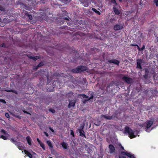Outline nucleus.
I'll return each instance as SVG.
<instances>
[{"label":"nucleus","mask_w":158,"mask_h":158,"mask_svg":"<svg viewBox=\"0 0 158 158\" xmlns=\"http://www.w3.org/2000/svg\"><path fill=\"white\" fill-rule=\"evenodd\" d=\"M146 125V128L147 129L149 128L153 124V120H148L145 123Z\"/></svg>","instance_id":"9"},{"label":"nucleus","mask_w":158,"mask_h":158,"mask_svg":"<svg viewBox=\"0 0 158 158\" xmlns=\"http://www.w3.org/2000/svg\"><path fill=\"white\" fill-rule=\"evenodd\" d=\"M153 3L155 4L156 7H158V0H153Z\"/></svg>","instance_id":"34"},{"label":"nucleus","mask_w":158,"mask_h":158,"mask_svg":"<svg viewBox=\"0 0 158 158\" xmlns=\"http://www.w3.org/2000/svg\"><path fill=\"white\" fill-rule=\"evenodd\" d=\"M39 67H37V66H36V67H35V69H37Z\"/></svg>","instance_id":"59"},{"label":"nucleus","mask_w":158,"mask_h":158,"mask_svg":"<svg viewBox=\"0 0 158 158\" xmlns=\"http://www.w3.org/2000/svg\"><path fill=\"white\" fill-rule=\"evenodd\" d=\"M23 11L24 10H23ZM24 13V15L23 14L21 15V17L23 18H26V19H29V20H31L32 19V15L30 13H28V12L26 11V10H24V12H23Z\"/></svg>","instance_id":"5"},{"label":"nucleus","mask_w":158,"mask_h":158,"mask_svg":"<svg viewBox=\"0 0 158 158\" xmlns=\"http://www.w3.org/2000/svg\"><path fill=\"white\" fill-rule=\"evenodd\" d=\"M48 76L47 77V83H49V82H48Z\"/></svg>","instance_id":"55"},{"label":"nucleus","mask_w":158,"mask_h":158,"mask_svg":"<svg viewBox=\"0 0 158 158\" xmlns=\"http://www.w3.org/2000/svg\"><path fill=\"white\" fill-rule=\"evenodd\" d=\"M47 143L48 144V146L50 149H51V148H53V146L52 145V144L51 142L49 140H48L47 141Z\"/></svg>","instance_id":"25"},{"label":"nucleus","mask_w":158,"mask_h":158,"mask_svg":"<svg viewBox=\"0 0 158 158\" xmlns=\"http://www.w3.org/2000/svg\"><path fill=\"white\" fill-rule=\"evenodd\" d=\"M92 10H96L94 8H92Z\"/></svg>","instance_id":"57"},{"label":"nucleus","mask_w":158,"mask_h":158,"mask_svg":"<svg viewBox=\"0 0 158 158\" xmlns=\"http://www.w3.org/2000/svg\"><path fill=\"white\" fill-rule=\"evenodd\" d=\"M94 97V94L92 92L91 93L90 95V97L89 98H88L87 99H84L82 101L83 103L85 104L87 101H89L91 99H93Z\"/></svg>","instance_id":"17"},{"label":"nucleus","mask_w":158,"mask_h":158,"mask_svg":"<svg viewBox=\"0 0 158 158\" xmlns=\"http://www.w3.org/2000/svg\"><path fill=\"white\" fill-rule=\"evenodd\" d=\"M142 60L141 59H138L137 60V66L136 68L140 69H142V67L141 66L142 64Z\"/></svg>","instance_id":"12"},{"label":"nucleus","mask_w":158,"mask_h":158,"mask_svg":"<svg viewBox=\"0 0 158 158\" xmlns=\"http://www.w3.org/2000/svg\"><path fill=\"white\" fill-rule=\"evenodd\" d=\"M49 111L53 113H54L55 112V110L53 109L50 108L49 109Z\"/></svg>","instance_id":"36"},{"label":"nucleus","mask_w":158,"mask_h":158,"mask_svg":"<svg viewBox=\"0 0 158 158\" xmlns=\"http://www.w3.org/2000/svg\"><path fill=\"white\" fill-rule=\"evenodd\" d=\"M116 21V18H112L110 20V22L112 23H114Z\"/></svg>","instance_id":"30"},{"label":"nucleus","mask_w":158,"mask_h":158,"mask_svg":"<svg viewBox=\"0 0 158 158\" xmlns=\"http://www.w3.org/2000/svg\"><path fill=\"white\" fill-rule=\"evenodd\" d=\"M44 65V63L42 62H40L37 66V67H39L43 66Z\"/></svg>","instance_id":"38"},{"label":"nucleus","mask_w":158,"mask_h":158,"mask_svg":"<svg viewBox=\"0 0 158 158\" xmlns=\"http://www.w3.org/2000/svg\"><path fill=\"white\" fill-rule=\"evenodd\" d=\"M44 135H45L46 136H47V137H48V134L46 132H44Z\"/></svg>","instance_id":"47"},{"label":"nucleus","mask_w":158,"mask_h":158,"mask_svg":"<svg viewBox=\"0 0 158 158\" xmlns=\"http://www.w3.org/2000/svg\"><path fill=\"white\" fill-rule=\"evenodd\" d=\"M78 96H82L83 98H89V97L86 95L84 94H79Z\"/></svg>","instance_id":"31"},{"label":"nucleus","mask_w":158,"mask_h":158,"mask_svg":"<svg viewBox=\"0 0 158 158\" xmlns=\"http://www.w3.org/2000/svg\"><path fill=\"white\" fill-rule=\"evenodd\" d=\"M84 128V126H81L78 129L79 132L80 133V135L82 137L86 138L85 135V132L83 130Z\"/></svg>","instance_id":"8"},{"label":"nucleus","mask_w":158,"mask_h":158,"mask_svg":"<svg viewBox=\"0 0 158 158\" xmlns=\"http://www.w3.org/2000/svg\"><path fill=\"white\" fill-rule=\"evenodd\" d=\"M120 2H121L122 1V0H119Z\"/></svg>","instance_id":"61"},{"label":"nucleus","mask_w":158,"mask_h":158,"mask_svg":"<svg viewBox=\"0 0 158 158\" xmlns=\"http://www.w3.org/2000/svg\"><path fill=\"white\" fill-rule=\"evenodd\" d=\"M113 9H114V10H117V9H116V8L115 7H113Z\"/></svg>","instance_id":"56"},{"label":"nucleus","mask_w":158,"mask_h":158,"mask_svg":"<svg viewBox=\"0 0 158 158\" xmlns=\"http://www.w3.org/2000/svg\"><path fill=\"white\" fill-rule=\"evenodd\" d=\"M26 139L29 145H31V139L29 136H27L26 138Z\"/></svg>","instance_id":"22"},{"label":"nucleus","mask_w":158,"mask_h":158,"mask_svg":"<svg viewBox=\"0 0 158 158\" xmlns=\"http://www.w3.org/2000/svg\"><path fill=\"white\" fill-rule=\"evenodd\" d=\"M123 28L122 25L116 24L114 27V29L115 31H118L123 29Z\"/></svg>","instance_id":"11"},{"label":"nucleus","mask_w":158,"mask_h":158,"mask_svg":"<svg viewBox=\"0 0 158 158\" xmlns=\"http://www.w3.org/2000/svg\"><path fill=\"white\" fill-rule=\"evenodd\" d=\"M1 23H0V26L1 27H3L5 25V24L4 23H3L2 22H1Z\"/></svg>","instance_id":"46"},{"label":"nucleus","mask_w":158,"mask_h":158,"mask_svg":"<svg viewBox=\"0 0 158 158\" xmlns=\"http://www.w3.org/2000/svg\"><path fill=\"white\" fill-rule=\"evenodd\" d=\"M27 56L29 58L31 59H32V57H33V56H31L28 55H27Z\"/></svg>","instance_id":"51"},{"label":"nucleus","mask_w":158,"mask_h":158,"mask_svg":"<svg viewBox=\"0 0 158 158\" xmlns=\"http://www.w3.org/2000/svg\"><path fill=\"white\" fill-rule=\"evenodd\" d=\"M122 79L125 81L128 84H131L133 82V80L130 77L124 76L122 78Z\"/></svg>","instance_id":"7"},{"label":"nucleus","mask_w":158,"mask_h":158,"mask_svg":"<svg viewBox=\"0 0 158 158\" xmlns=\"http://www.w3.org/2000/svg\"><path fill=\"white\" fill-rule=\"evenodd\" d=\"M114 82L113 81H112L109 84H108L106 87V89L108 90V89L110 88V87H111L114 85Z\"/></svg>","instance_id":"26"},{"label":"nucleus","mask_w":158,"mask_h":158,"mask_svg":"<svg viewBox=\"0 0 158 158\" xmlns=\"http://www.w3.org/2000/svg\"><path fill=\"white\" fill-rule=\"evenodd\" d=\"M114 115L113 114L112 116H106L104 115H101V117H103L104 118L108 119L111 120L113 118V117Z\"/></svg>","instance_id":"19"},{"label":"nucleus","mask_w":158,"mask_h":158,"mask_svg":"<svg viewBox=\"0 0 158 158\" xmlns=\"http://www.w3.org/2000/svg\"><path fill=\"white\" fill-rule=\"evenodd\" d=\"M36 140L38 142L39 144H40V143H41V141H40V140L39 139V138H37Z\"/></svg>","instance_id":"48"},{"label":"nucleus","mask_w":158,"mask_h":158,"mask_svg":"<svg viewBox=\"0 0 158 158\" xmlns=\"http://www.w3.org/2000/svg\"><path fill=\"white\" fill-rule=\"evenodd\" d=\"M143 77L145 79H147L148 77V74H145V75H143Z\"/></svg>","instance_id":"49"},{"label":"nucleus","mask_w":158,"mask_h":158,"mask_svg":"<svg viewBox=\"0 0 158 158\" xmlns=\"http://www.w3.org/2000/svg\"><path fill=\"white\" fill-rule=\"evenodd\" d=\"M23 112L25 114H30V113L29 112H27L26 111L23 110Z\"/></svg>","instance_id":"53"},{"label":"nucleus","mask_w":158,"mask_h":158,"mask_svg":"<svg viewBox=\"0 0 158 158\" xmlns=\"http://www.w3.org/2000/svg\"><path fill=\"white\" fill-rule=\"evenodd\" d=\"M120 148L121 150H124V147H123L121 145H120Z\"/></svg>","instance_id":"50"},{"label":"nucleus","mask_w":158,"mask_h":158,"mask_svg":"<svg viewBox=\"0 0 158 158\" xmlns=\"http://www.w3.org/2000/svg\"><path fill=\"white\" fill-rule=\"evenodd\" d=\"M130 46H136L138 50L139 51L143 50L145 49V45H144L141 48H140L139 46L137 44H131L130 45Z\"/></svg>","instance_id":"13"},{"label":"nucleus","mask_w":158,"mask_h":158,"mask_svg":"<svg viewBox=\"0 0 158 158\" xmlns=\"http://www.w3.org/2000/svg\"><path fill=\"white\" fill-rule=\"evenodd\" d=\"M0 102H2L4 104L6 103V102L5 100L2 99L0 98Z\"/></svg>","instance_id":"43"},{"label":"nucleus","mask_w":158,"mask_h":158,"mask_svg":"<svg viewBox=\"0 0 158 158\" xmlns=\"http://www.w3.org/2000/svg\"><path fill=\"white\" fill-rule=\"evenodd\" d=\"M70 135H72L73 137H74L75 136L73 131L72 130H70Z\"/></svg>","instance_id":"39"},{"label":"nucleus","mask_w":158,"mask_h":158,"mask_svg":"<svg viewBox=\"0 0 158 158\" xmlns=\"http://www.w3.org/2000/svg\"><path fill=\"white\" fill-rule=\"evenodd\" d=\"M49 129L52 132H54V130H53V129L51 127H50L49 128Z\"/></svg>","instance_id":"52"},{"label":"nucleus","mask_w":158,"mask_h":158,"mask_svg":"<svg viewBox=\"0 0 158 158\" xmlns=\"http://www.w3.org/2000/svg\"><path fill=\"white\" fill-rule=\"evenodd\" d=\"M68 75H69V77H70V78H72V77H72V76H71V75H69V74H68ZM67 76H68V75H66V77H67Z\"/></svg>","instance_id":"54"},{"label":"nucleus","mask_w":158,"mask_h":158,"mask_svg":"<svg viewBox=\"0 0 158 158\" xmlns=\"http://www.w3.org/2000/svg\"><path fill=\"white\" fill-rule=\"evenodd\" d=\"M5 116H6V117L7 118H10V116L9 114L7 113H6L5 114Z\"/></svg>","instance_id":"44"},{"label":"nucleus","mask_w":158,"mask_h":158,"mask_svg":"<svg viewBox=\"0 0 158 158\" xmlns=\"http://www.w3.org/2000/svg\"><path fill=\"white\" fill-rule=\"evenodd\" d=\"M93 11L98 15H100L101 14L100 12L99 11H98V10H93Z\"/></svg>","instance_id":"45"},{"label":"nucleus","mask_w":158,"mask_h":158,"mask_svg":"<svg viewBox=\"0 0 158 158\" xmlns=\"http://www.w3.org/2000/svg\"><path fill=\"white\" fill-rule=\"evenodd\" d=\"M125 156L130 158H135L134 154H131L130 153L127 152V151L126 152H121L119 155V158H126Z\"/></svg>","instance_id":"4"},{"label":"nucleus","mask_w":158,"mask_h":158,"mask_svg":"<svg viewBox=\"0 0 158 158\" xmlns=\"http://www.w3.org/2000/svg\"><path fill=\"white\" fill-rule=\"evenodd\" d=\"M110 2H111V3L116 5H117V4L115 0H110Z\"/></svg>","instance_id":"35"},{"label":"nucleus","mask_w":158,"mask_h":158,"mask_svg":"<svg viewBox=\"0 0 158 158\" xmlns=\"http://www.w3.org/2000/svg\"><path fill=\"white\" fill-rule=\"evenodd\" d=\"M124 133L126 134H127L129 137L131 139L134 138L136 137L135 136L134 132L132 129L128 127H125Z\"/></svg>","instance_id":"3"},{"label":"nucleus","mask_w":158,"mask_h":158,"mask_svg":"<svg viewBox=\"0 0 158 158\" xmlns=\"http://www.w3.org/2000/svg\"><path fill=\"white\" fill-rule=\"evenodd\" d=\"M64 149H66L68 148L69 146L68 144L64 142H62L60 143Z\"/></svg>","instance_id":"18"},{"label":"nucleus","mask_w":158,"mask_h":158,"mask_svg":"<svg viewBox=\"0 0 158 158\" xmlns=\"http://www.w3.org/2000/svg\"><path fill=\"white\" fill-rule=\"evenodd\" d=\"M8 136H8L7 135L4 136L3 135H0V138L4 140H6L7 139L8 137Z\"/></svg>","instance_id":"28"},{"label":"nucleus","mask_w":158,"mask_h":158,"mask_svg":"<svg viewBox=\"0 0 158 158\" xmlns=\"http://www.w3.org/2000/svg\"><path fill=\"white\" fill-rule=\"evenodd\" d=\"M87 68L85 66L80 65L78 66L76 68L71 70V72L73 73H79L83 72L87 70Z\"/></svg>","instance_id":"2"},{"label":"nucleus","mask_w":158,"mask_h":158,"mask_svg":"<svg viewBox=\"0 0 158 158\" xmlns=\"http://www.w3.org/2000/svg\"><path fill=\"white\" fill-rule=\"evenodd\" d=\"M39 144L40 145V147L42 148L44 150H45V145L43 143L41 142V143H40Z\"/></svg>","instance_id":"32"},{"label":"nucleus","mask_w":158,"mask_h":158,"mask_svg":"<svg viewBox=\"0 0 158 158\" xmlns=\"http://www.w3.org/2000/svg\"><path fill=\"white\" fill-rule=\"evenodd\" d=\"M62 5L60 6V5L57 4L56 3L55 4H53L52 6L55 9H58L59 8H61L62 7H60V6H61Z\"/></svg>","instance_id":"23"},{"label":"nucleus","mask_w":158,"mask_h":158,"mask_svg":"<svg viewBox=\"0 0 158 158\" xmlns=\"http://www.w3.org/2000/svg\"><path fill=\"white\" fill-rule=\"evenodd\" d=\"M64 75V74L62 73V74H60V73H58L57 74V73H56V76H63V75Z\"/></svg>","instance_id":"42"},{"label":"nucleus","mask_w":158,"mask_h":158,"mask_svg":"<svg viewBox=\"0 0 158 158\" xmlns=\"http://www.w3.org/2000/svg\"><path fill=\"white\" fill-rule=\"evenodd\" d=\"M16 145L19 150H22L24 148L23 144L20 142H18V143Z\"/></svg>","instance_id":"16"},{"label":"nucleus","mask_w":158,"mask_h":158,"mask_svg":"<svg viewBox=\"0 0 158 158\" xmlns=\"http://www.w3.org/2000/svg\"><path fill=\"white\" fill-rule=\"evenodd\" d=\"M76 101L75 100H72L69 101V104L68 105L69 108H70L71 107H74L75 106Z\"/></svg>","instance_id":"14"},{"label":"nucleus","mask_w":158,"mask_h":158,"mask_svg":"<svg viewBox=\"0 0 158 158\" xmlns=\"http://www.w3.org/2000/svg\"><path fill=\"white\" fill-rule=\"evenodd\" d=\"M120 10H114L115 14L118 15L120 13Z\"/></svg>","instance_id":"41"},{"label":"nucleus","mask_w":158,"mask_h":158,"mask_svg":"<svg viewBox=\"0 0 158 158\" xmlns=\"http://www.w3.org/2000/svg\"><path fill=\"white\" fill-rule=\"evenodd\" d=\"M6 45L5 43H3L0 45V47L6 48Z\"/></svg>","instance_id":"37"},{"label":"nucleus","mask_w":158,"mask_h":158,"mask_svg":"<svg viewBox=\"0 0 158 158\" xmlns=\"http://www.w3.org/2000/svg\"><path fill=\"white\" fill-rule=\"evenodd\" d=\"M10 140L12 143L15 144V145H16L19 142H17L16 140H15L13 138H11Z\"/></svg>","instance_id":"29"},{"label":"nucleus","mask_w":158,"mask_h":158,"mask_svg":"<svg viewBox=\"0 0 158 158\" xmlns=\"http://www.w3.org/2000/svg\"><path fill=\"white\" fill-rule=\"evenodd\" d=\"M16 117H17V118H19V116H16Z\"/></svg>","instance_id":"62"},{"label":"nucleus","mask_w":158,"mask_h":158,"mask_svg":"<svg viewBox=\"0 0 158 158\" xmlns=\"http://www.w3.org/2000/svg\"><path fill=\"white\" fill-rule=\"evenodd\" d=\"M140 0V2L139 3V9H141L142 7L144 6H145V4L143 3V2L142 1V0Z\"/></svg>","instance_id":"21"},{"label":"nucleus","mask_w":158,"mask_h":158,"mask_svg":"<svg viewBox=\"0 0 158 158\" xmlns=\"http://www.w3.org/2000/svg\"><path fill=\"white\" fill-rule=\"evenodd\" d=\"M24 152L25 154L27 155V156L29 157L30 158H32L33 156L28 151L26 150H24Z\"/></svg>","instance_id":"20"},{"label":"nucleus","mask_w":158,"mask_h":158,"mask_svg":"<svg viewBox=\"0 0 158 158\" xmlns=\"http://www.w3.org/2000/svg\"><path fill=\"white\" fill-rule=\"evenodd\" d=\"M109 148L110 153H113L115 151V149L114 146L111 144H110L109 145Z\"/></svg>","instance_id":"15"},{"label":"nucleus","mask_w":158,"mask_h":158,"mask_svg":"<svg viewBox=\"0 0 158 158\" xmlns=\"http://www.w3.org/2000/svg\"><path fill=\"white\" fill-rule=\"evenodd\" d=\"M61 14L58 15L57 22L60 24H63L64 22V20H69V16H68V13L66 10H61Z\"/></svg>","instance_id":"1"},{"label":"nucleus","mask_w":158,"mask_h":158,"mask_svg":"<svg viewBox=\"0 0 158 158\" xmlns=\"http://www.w3.org/2000/svg\"><path fill=\"white\" fill-rule=\"evenodd\" d=\"M49 158H53L52 157H49Z\"/></svg>","instance_id":"64"},{"label":"nucleus","mask_w":158,"mask_h":158,"mask_svg":"<svg viewBox=\"0 0 158 158\" xmlns=\"http://www.w3.org/2000/svg\"><path fill=\"white\" fill-rule=\"evenodd\" d=\"M108 62L109 63H112L117 65H119V61L116 59H113L111 60L109 59Z\"/></svg>","instance_id":"10"},{"label":"nucleus","mask_w":158,"mask_h":158,"mask_svg":"<svg viewBox=\"0 0 158 158\" xmlns=\"http://www.w3.org/2000/svg\"><path fill=\"white\" fill-rule=\"evenodd\" d=\"M73 52L74 53L75 55V57L72 58V59H71L70 60L72 62L75 63L77 60L78 59V58L79 54L78 52L76 50H74L73 51Z\"/></svg>","instance_id":"6"},{"label":"nucleus","mask_w":158,"mask_h":158,"mask_svg":"<svg viewBox=\"0 0 158 158\" xmlns=\"http://www.w3.org/2000/svg\"><path fill=\"white\" fill-rule=\"evenodd\" d=\"M84 6H85H85H87V5H84Z\"/></svg>","instance_id":"60"},{"label":"nucleus","mask_w":158,"mask_h":158,"mask_svg":"<svg viewBox=\"0 0 158 158\" xmlns=\"http://www.w3.org/2000/svg\"><path fill=\"white\" fill-rule=\"evenodd\" d=\"M139 126H140L141 127H143V125H142V124H141V125H139Z\"/></svg>","instance_id":"58"},{"label":"nucleus","mask_w":158,"mask_h":158,"mask_svg":"<svg viewBox=\"0 0 158 158\" xmlns=\"http://www.w3.org/2000/svg\"><path fill=\"white\" fill-rule=\"evenodd\" d=\"M51 150V152L52 154H55L56 153V152L55 150L50 149Z\"/></svg>","instance_id":"40"},{"label":"nucleus","mask_w":158,"mask_h":158,"mask_svg":"<svg viewBox=\"0 0 158 158\" xmlns=\"http://www.w3.org/2000/svg\"><path fill=\"white\" fill-rule=\"evenodd\" d=\"M5 91H6L7 92H13L16 94H17V91L15 90H13L12 89H7L5 90Z\"/></svg>","instance_id":"27"},{"label":"nucleus","mask_w":158,"mask_h":158,"mask_svg":"<svg viewBox=\"0 0 158 158\" xmlns=\"http://www.w3.org/2000/svg\"><path fill=\"white\" fill-rule=\"evenodd\" d=\"M40 59V57L38 56H33L32 59L34 60H36Z\"/></svg>","instance_id":"33"},{"label":"nucleus","mask_w":158,"mask_h":158,"mask_svg":"<svg viewBox=\"0 0 158 158\" xmlns=\"http://www.w3.org/2000/svg\"><path fill=\"white\" fill-rule=\"evenodd\" d=\"M6 20V18H4V19H3V20Z\"/></svg>","instance_id":"63"},{"label":"nucleus","mask_w":158,"mask_h":158,"mask_svg":"<svg viewBox=\"0 0 158 158\" xmlns=\"http://www.w3.org/2000/svg\"><path fill=\"white\" fill-rule=\"evenodd\" d=\"M2 11V13L3 14L4 17H7V16L6 15V13H10V11L12 12V10H1Z\"/></svg>","instance_id":"24"}]
</instances>
